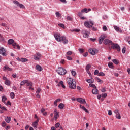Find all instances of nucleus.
Here are the masks:
<instances>
[{
    "instance_id": "nucleus-20",
    "label": "nucleus",
    "mask_w": 130,
    "mask_h": 130,
    "mask_svg": "<svg viewBox=\"0 0 130 130\" xmlns=\"http://www.w3.org/2000/svg\"><path fill=\"white\" fill-rule=\"evenodd\" d=\"M80 108L83 109V110L85 111V112H86V113H89V111H88V109H86V107H85V106H84L82 105H80Z\"/></svg>"
},
{
    "instance_id": "nucleus-54",
    "label": "nucleus",
    "mask_w": 130,
    "mask_h": 130,
    "mask_svg": "<svg viewBox=\"0 0 130 130\" xmlns=\"http://www.w3.org/2000/svg\"><path fill=\"white\" fill-rule=\"evenodd\" d=\"M66 57L68 59V60H72L73 59L72 57L70 56H67Z\"/></svg>"
},
{
    "instance_id": "nucleus-64",
    "label": "nucleus",
    "mask_w": 130,
    "mask_h": 130,
    "mask_svg": "<svg viewBox=\"0 0 130 130\" xmlns=\"http://www.w3.org/2000/svg\"><path fill=\"white\" fill-rule=\"evenodd\" d=\"M86 82H87V83H89V84H91V80H90V79L86 80Z\"/></svg>"
},
{
    "instance_id": "nucleus-30",
    "label": "nucleus",
    "mask_w": 130,
    "mask_h": 130,
    "mask_svg": "<svg viewBox=\"0 0 130 130\" xmlns=\"http://www.w3.org/2000/svg\"><path fill=\"white\" fill-rule=\"evenodd\" d=\"M55 15H56V16L57 17V18L61 17V14L60 13H59L58 12H56Z\"/></svg>"
},
{
    "instance_id": "nucleus-53",
    "label": "nucleus",
    "mask_w": 130,
    "mask_h": 130,
    "mask_svg": "<svg viewBox=\"0 0 130 130\" xmlns=\"http://www.w3.org/2000/svg\"><path fill=\"white\" fill-rule=\"evenodd\" d=\"M103 31H107V27H106V26H104L103 27Z\"/></svg>"
},
{
    "instance_id": "nucleus-48",
    "label": "nucleus",
    "mask_w": 130,
    "mask_h": 130,
    "mask_svg": "<svg viewBox=\"0 0 130 130\" xmlns=\"http://www.w3.org/2000/svg\"><path fill=\"white\" fill-rule=\"evenodd\" d=\"M83 13L82 12V10L81 11V12H78V15L79 17H82L83 16V13Z\"/></svg>"
},
{
    "instance_id": "nucleus-52",
    "label": "nucleus",
    "mask_w": 130,
    "mask_h": 130,
    "mask_svg": "<svg viewBox=\"0 0 130 130\" xmlns=\"http://www.w3.org/2000/svg\"><path fill=\"white\" fill-rule=\"evenodd\" d=\"M58 26L61 27V28H64V25H63V24L59 23Z\"/></svg>"
},
{
    "instance_id": "nucleus-14",
    "label": "nucleus",
    "mask_w": 130,
    "mask_h": 130,
    "mask_svg": "<svg viewBox=\"0 0 130 130\" xmlns=\"http://www.w3.org/2000/svg\"><path fill=\"white\" fill-rule=\"evenodd\" d=\"M104 39H105V36L101 35V36L99 38V44H102V42H103V40H104Z\"/></svg>"
},
{
    "instance_id": "nucleus-31",
    "label": "nucleus",
    "mask_w": 130,
    "mask_h": 130,
    "mask_svg": "<svg viewBox=\"0 0 130 130\" xmlns=\"http://www.w3.org/2000/svg\"><path fill=\"white\" fill-rule=\"evenodd\" d=\"M86 71H90V69H91V66L89 64H88L86 66Z\"/></svg>"
},
{
    "instance_id": "nucleus-49",
    "label": "nucleus",
    "mask_w": 130,
    "mask_h": 130,
    "mask_svg": "<svg viewBox=\"0 0 130 130\" xmlns=\"http://www.w3.org/2000/svg\"><path fill=\"white\" fill-rule=\"evenodd\" d=\"M6 125H7V123H6V122L5 121H3L2 123V126L3 127H5V126H6Z\"/></svg>"
},
{
    "instance_id": "nucleus-63",
    "label": "nucleus",
    "mask_w": 130,
    "mask_h": 130,
    "mask_svg": "<svg viewBox=\"0 0 130 130\" xmlns=\"http://www.w3.org/2000/svg\"><path fill=\"white\" fill-rule=\"evenodd\" d=\"M94 79L91 78V79H90V83H91V84L94 83Z\"/></svg>"
},
{
    "instance_id": "nucleus-34",
    "label": "nucleus",
    "mask_w": 130,
    "mask_h": 130,
    "mask_svg": "<svg viewBox=\"0 0 130 130\" xmlns=\"http://www.w3.org/2000/svg\"><path fill=\"white\" fill-rule=\"evenodd\" d=\"M10 95L11 99H14V98H15V94L14 92H11Z\"/></svg>"
},
{
    "instance_id": "nucleus-26",
    "label": "nucleus",
    "mask_w": 130,
    "mask_h": 130,
    "mask_svg": "<svg viewBox=\"0 0 130 130\" xmlns=\"http://www.w3.org/2000/svg\"><path fill=\"white\" fill-rule=\"evenodd\" d=\"M60 108V109H63L64 108V104L62 103H60L58 106Z\"/></svg>"
},
{
    "instance_id": "nucleus-27",
    "label": "nucleus",
    "mask_w": 130,
    "mask_h": 130,
    "mask_svg": "<svg viewBox=\"0 0 130 130\" xmlns=\"http://www.w3.org/2000/svg\"><path fill=\"white\" fill-rule=\"evenodd\" d=\"M5 84L6 85V86H10L11 85V82L7 79V80L5 81Z\"/></svg>"
},
{
    "instance_id": "nucleus-37",
    "label": "nucleus",
    "mask_w": 130,
    "mask_h": 130,
    "mask_svg": "<svg viewBox=\"0 0 130 130\" xmlns=\"http://www.w3.org/2000/svg\"><path fill=\"white\" fill-rule=\"evenodd\" d=\"M89 87H91V88H97V87L96 86V85H95V84H89Z\"/></svg>"
},
{
    "instance_id": "nucleus-61",
    "label": "nucleus",
    "mask_w": 130,
    "mask_h": 130,
    "mask_svg": "<svg viewBox=\"0 0 130 130\" xmlns=\"http://www.w3.org/2000/svg\"><path fill=\"white\" fill-rule=\"evenodd\" d=\"M54 106H57V102L55 100L54 102Z\"/></svg>"
},
{
    "instance_id": "nucleus-19",
    "label": "nucleus",
    "mask_w": 130,
    "mask_h": 130,
    "mask_svg": "<svg viewBox=\"0 0 130 130\" xmlns=\"http://www.w3.org/2000/svg\"><path fill=\"white\" fill-rule=\"evenodd\" d=\"M114 28L115 30L117 32H119V33H121L122 32V30L120 29V28H119V27L114 26Z\"/></svg>"
},
{
    "instance_id": "nucleus-35",
    "label": "nucleus",
    "mask_w": 130,
    "mask_h": 130,
    "mask_svg": "<svg viewBox=\"0 0 130 130\" xmlns=\"http://www.w3.org/2000/svg\"><path fill=\"white\" fill-rule=\"evenodd\" d=\"M113 62L115 63V64H118L119 62H118V60H117L116 59H114L112 60Z\"/></svg>"
},
{
    "instance_id": "nucleus-3",
    "label": "nucleus",
    "mask_w": 130,
    "mask_h": 130,
    "mask_svg": "<svg viewBox=\"0 0 130 130\" xmlns=\"http://www.w3.org/2000/svg\"><path fill=\"white\" fill-rule=\"evenodd\" d=\"M57 73L61 76H64L67 74V70L62 67H58L57 69Z\"/></svg>"
},
{
    "instance_id": "nucleus-60",
    "label": "nucleus",
    "mask_w": 130,
    "mask_h": 130,
    "mask_svg": "<svg viewBox=\"0 0 130 130\" xmlns=\"http://www.w3.org/2000/svg\"><path fill=\"white\" fill-rule=\"evenodd\" d=\"M60 2L63 3V4H67V1L66 0H60Z\"/></svg>"
},
{
    "instance_id": "nucleus-23",
    "label": "nucleus",
    "mask_w": 130,
    "mask_h": 130,
    "mask_svg": "<svg viewBox=\"0 0 130 130\" xmlns=\"http://www.w3.org/2000/svg\"><path fill=\"white\" fill-rule=\"evenodd\" d=\"M14 42H15V41H14V40L12 39H10L9 40H8V44H9V45H11L13 44Z\"/></svg>"
},
{
    "instance_id": "nucleus-36",
    "label": "nucleus",
    "mask_w": 130,
    "mask_h": 130,
    "mask_svg": "<svg viewBox=\"0 0 130 130\" xmlns=\"http://www.w3.org/2000/svg\"><path fill=\"white\" fill-rule=\"evenodd\" d=\"M40 92H41V89H40V88L39 87L37 89L36 93V94H40Z\"/></svg>"
},
{
    "instance_id": "nucleus-6",
    "label": "nucleus",
    "mask_w": 130,
    "mask_h": 130,
    "mask_svg": "<svg viewBox=\"0 0 130 130\" xmlns=\"http://www.w3.org/2000/svg\"><path fill=\"white\" fill-rule=\"evenodd\" d=\"M13 4H14V5H16L17 7H19L20 9H25V6L22 4H20V3L16 0L13 1Z\"/></svg>"
},
{
    "instance_id": "nucleus-32",
    "label": "nucleus",
    "mask_w": 130,
    "mask_h": 130,
    "mask_svg": "<svg viewBox=\"0 0 130 130\" xmlns=\"http://www.w3.org/2000/svg\"><path fill=\"white\" fill-rule=\"evenodd\" d=\"M81 13H88V9L87 8H84L83 9L81 10Z\"/></svg>"
},
{
    "instance_id": "nucleus-15",
    "label": "nucleus",
    "mask_w": 130,
    "mask_h": 130,
    "mask_svg": "<svg viewBox=\"0 0 130 130\" xmlns=\"http://www.w3.org/2000/svg\"><path fill=\"white\" fill-rule=\"evenodd\" d=\"M38 122H39V119L36 120L32 123V126L34 128H37V126L38 125Z\"/></svg>"
},
{
    "instance_id": "nucleus-33",
    "label": "nucleus",
    "mask_w": 130,
    "mask_h": 130,
    "mask_svg": "<svg viewBox=\"0 0 130 130\" xmlns=\"http://www.w3.org/2000/svg\"><path fill=\"white\" fill-rule=\"evenodd\" d=\"M98 76H99L100 77H104V76H105V74L103 72H100Z\"/></svg>"
},
{
    "instance_id": "nucleus-18",
    "label": "nucleus",
    "mask_w": 130,
    "mask_h": 130,
    "mask_svg": "<svg viewBox=\"0 0 130 130\" xmlns=\"http://www.w3.org/2000/svg\"><path fill=\"white\" fill-rule=\"evenodd\" d=\"M58 87H60V86H61L63 89H66V86L64 84H63V81H60V82L58 84Z\"/></svg>"
},
{
    "instance_id": "nucleus-10",
    "label": "nucleus",
    "mask_w": 130,
    "mask_h": 130,
    "mask_svg": "<svg viewBox=\"0 0 130 130\" xmlns=\"http://www.w3.org/2000/svg\"><path fill=\"white\" fill-rule=\"evenodd\" d=\"M88 52L92 55H95L98 52V50L96 49H89Z\"/></svg>"
},
{
    "instance_id": "nucleus-47",
    "label": "nucleus",
    "mask_w": 130,
    "mask_h": 130,
    "mask_svg": "<svg viewBox=\"0 0 130 130\" xmlns=\"http://www.w3.org/2000/svg\"><path fill=\"white\" fill-rule=\"evenodd\" d=\"M102 97L105 98V97H107V94L106 93H103L102 94Z\"/></svg>"
},
{
    "instance_id": "nucleus-57",
    "label": "nucleus",
    "mask_w": 130,
    "mask_h": 130,
    "mask_svg": "<svg viewBox=\"0 0 130 130\" xmlns=\"http://www.w3.org/2000/svg\"><path fill=\"white\" fill-rule=\"evenodd\" d=\"M83 55L84 57H87V56H88V52H85Z\"/></svg>"
},
{
    "instance_id": "nucleus-59",
    "label": "nucleus",
    "mask_w": 130,
    "mask_h": 130,
    "mask_svg": "<svg viewBox=\"0 0 130 130\" xmlns=\"http://www.w3.org/2000/svg\"><path fill=\"white\" fill-rule=\"evenodd\" d=\"M44 111H45V109H44L43 108H42L41 110V113H43V112H44Z\"/></svg>"
},
{
    "instance_id": "nucleus-62",
    "label": "nucleus",
    "mask_w": 130,
    "mask_h": 130,
    "mask_svg": "<svg viewBox=\"0 0 130 130\" xmlns=\"http://www.w3.org/2000/svg\"><path fill=\"white\" fill-rule=\"evenodd\" d=\"M16 48H17V49H20V48H21V47H20V46L17 44V45L16 46Z\"/></svg>"
},
{
    "instance_id": "nucleus-38",
    "label": "nucleus",
    "mask_w": 130,
    "mask_h": 130,
    "mask_svg": "<svg viewBox=\"0 0 130 130\" xmlns=\"http://www.w3.org/2000/svg\"><path fill=\"white\" fill-rule=\"evenodd\" d=\"M7 99V98H6V96H2V101L4 103H5V101Z\"/></svg>"
},
{
    "instance_id": "nucleus-7",
    "label": "nucleus",
    "mask_w": 130,
    "mask_h": 130,
    "mask_svg": "<svg viewBox=\"0 0 130 130\" xmlns=\"http://www.w3.org/2000/svg\"><path fill=\"white\" fill-rule=\"evenodd\" d=\"M114 112L115 114V117L117 119H121V116H120V114L119 113V110L118 109L115 110Z\"/></svg>"
},
{
    "instance_id": "nucleus-13",
    "label": "nucleus",
    "mask_w": 130,
    "mask_h": 130,
    "mask_svg": "<svg viewBox=\"0 0 130 130\" xmlns=\"http://www.w3.org/2000/svg\"><path fill=\"white\" fill-rule=\"evenodd\" d=\"M77 101L78 102H79L81 104H84V103H86V101L85 99H83L81 98H78L76 99Z\"/></svg>"
},
{
    "instance_id": "nucleus-1",
    "label": "nucleus",
    "mask_w": 130,
    "mask_h": 130,
    "mask_svg": "<svg viewBox=\"0 0 130 130\" xmlns=\"http://www.w3.org/2000/svg\"><path fill=\"white\" fill-rule=\"evenodd\" d=\"M54 37L55 39H56V41H58V42H60V41H63V44H68V43L69 41L66 38V37L64 36H60V34H54Z\"/></svg>"
},
{
    "instance_id": "nucleus-28",
    "label": "nucleus",
    "mask_w": 130,
    "mask_h": 130,
    "mask_svg": "<svg viewBox=\"0 0 130 130\" xmlns=\"http://www.w3.org/2000/svg\"><path fill=\"white\" fill-rule=\"evenodd\" d=\"M20 61H21V62H27V61H28V59L21 58L20 59Z\"/></svg>"
},
{
    "instance_id": "nucleus-21",
    "label": "nucleus",
    "mask_w": 130,
    "mask_h": 130,
    "mask_svg": "<svg viewBox=\"0 0 130 130\" xmlns=\"http://www.w3.org/2000/svg\"><path fill=\"white\" fill-rule=\"evenodd\" d=\"M36 69L37 71H38V72H41V71H42V67H41L40 65H38V64L36 65Z\"/></svg>"
},
{
    "instance_id": "nucleus-40",
    "label": "nucleus",
    "mask_w": 130,
    "mask_h": 130,
    "mask_svg": "<svg viewBox=\"0 0 130 130\" xmlns=\"http://www.w3.org/2000/svg\"><path fill=\"white\" fill-rule=\"evenodd\" d=\"M71 32H80V29H72L71 30Z\"/></svg>"
},
{
    "instance_id": "nucleus-11",
    "label": "nucleus",
    "mask_w": 130,
    "mask_h": 130,
    "mask_svg": "<svg viewBox=\"0 0 130 130\" xmlns=\"http://www.w3.org/2000/svg\"><path fill=\"white\" fill-rule=\"evenodd\" d=\"M88 31H87V30L86 29H83L82 30V34H83V37H84V38H88V37H89V34Z\"/></svg>"
},
{
    "instance_id": "nucleus-41",
    "label": "nucleus",
    "mask_w": 130,
    "mask_h": 130,
    "mask_svg": "<svg viewBox=\"0 0 130 130\" xmlns=\"http://www.w3.org/2000/svg\"><path fill=\"white\" fill-rule=\"evenodd\" d=\"M96 79L98 83H103V81L102 80H101V79H100V78H99L98 77H96Z\"/></svg>"
},
{
    "instance_id": "nucleus-45",
    "label": "nucleus",
    "mask_w": 130,
    "mask_h": 130,
    "mask_svg": "<svg viewBox=\"0 0 130 130\" xmlns=\"http://www.w3.org/2000/svg\"><path fill=\"white\" fill-rule=\"evenodd\" d=\"M125 51H126V48L124 47L122 50V53L124 54V53H125Z\"/></svg>"
},
{
    "instance_id": "nucleus-42",
    "label": "nucleus",
    "mask_w": 130,
    "mask_h": 130,
    "mask_svg": "<svg viewBox=\"0 0 130 130\" xmlns=\"http://www.w3.org/2000/svg\"><path fill=\"white\" fill-rule=\"evenodd\" d=\"M27 86H28L29 87H32V86H33V83H32V82H27Z\"/></svg>"
},
{
    "instance_id": "nucleus-39",
    "label": "nucleus",
    "mask_w": 130,
    "mask_h": 130,
    "mask_svg": "<svg viewBox=\"0 0 130 130\" xmlns=\"http://www.w3.org/2000/svg\"><path fill=\"white\" fill-rule=\"evenodd\" d=\"M78 50L80 53H84L85 52V50L83 49H79Z\"/></svg>"
},
{
    "instance_id": "nucleus-16",
    "label": "nucleus",
    "mask_w": 130,
    "mask_h": 130,
    "mask_svg": "<svg viewBox=\"0 0 130 130\" xmlns=\"http://www.w3.org/2000/svg\"><path fill=\"white\" fill-rule=\"evenodd\" d=\"M59 113L58 112H57V110L55 109L54 110V118H55V119H57V118H58V117H59Z\"/></svg>"
},
{
    "instance_id": "nucleus-29",
    "label": "nucleus",
    "mask_w": 130,
    "mask_h": 130,
    "mask_svg": "<svg viewBox=\"0 0 130 130\" xmlns=\"http://www.w3.org/2000/svg\"><path fill=\"white\" fill-rule=\"evenodd\" d=\"M108 67H109V68H110L111 69H114V66H113V63L112 62L109 63Z\"/></svg>"
},
{
    "instance_id": "nucleus-46",
    "label": "nucleus",
    "mask_w": 130,
    "mask_h": 130,
    "mask_svg": "<svg viewBox=\"0 0 130 130\" xmlns=\"http://www.w3.org/2000/svg\"><path fill=\"white\" fill-rule=\"evenodd\" d=\"M67 55H72V54H73V52L69 51L67 52Z\"/></svg>"
},
{
    "instance_id": "nucleus-43",
    "label": "nucleus",
    "mask_w": 130,
    "mask_h": 130,
    "mask_svg": "<svg viewBox=\"0 0 130 130\" xmlns=\"http://www.w3.org/2000/svg\"><path fill=\"white\" fill-rule=\"evenodd\" d=\"M59 125H60V123H59V122H58L55 125V127H56V128H58V127H59Z\"/></svg>"
},
{
    "instance_id": "nucleus-51",
    "label": "nucleus",
    "mask_w": 130,
    "mask_h": 130,
    "mask_svg": "<svg viewBox=\"0 0 130 130\" xmlns=\"http://www.w3.org/2000/svg\"><path fill=\"white\" fill-rule=\"evenodd\" d=\"M71 74H72V76H76V71H72Z\"/></svg>"
},
{
    "instance_id": "nucleus-24",
    "label": "nucleus",
    "mask_w": 130,
    "mask_h": 130,
    "mask_svg": "<svg viewBox=\"0 0 130 130\" xmlns=\"http://www.w3.org/2000/svg\"><path fill=\"white\" fill-rule=\"evenodd\" d=\"M11 120H12V118L10 117H7L5 118V121H6L7 123H10Z\"/></svg>"
},
{
    "instance_id": "nucleus-17",
    "label": "nucleus",
    "mask_w": 130,
    "mask_h": 130,
    "mask_svg": "<svg viewBox=\"0 0 130 130\" xmlns=\"http://www.w3.org/2000/svg\"><path fill=\"white\" fill-rule=\"evenodd\" d=\"M6 70H7L8 72H12V68H10L8 65H5L3 68V71H6Z\"/></svg>"
},
{
    "instance_id": "nucleus-5",
    "label": "nucleus",
    "mask_w": 130,
    "mask_h": 130,
    "mask_svg": "<svg viewBox=\"0 0 130 130\" xmlns=\"http://www.w3.org/2000/svg\"><path fill=\"white\" fill-rule=\"evenodd\" d=\"M111 47L112 49H116L117 51H120V46L118 44L112 43Z\"/></svg>"
},
{
    "instance_id": "nucleus-25",
    "label": "nucleus",
    "mask_w": 130,
    "mask_h": 130,
    "mask_svg": "<svg viewBox=\"0 0 130 130\" xmlns=\"http://www.w3.org/2000/svg\"><path fill=\"white\" fill-rule=\"evenodd\" d=\"M92 93L94 95L98 94V90L97 89V88H94L92 89Z\"/></svg>"
},
{
    "instance_id": "nucleus-2",
    "label": "nucleus",
    "mask_w": 130,
    "mask_h": 130,
    "mask_svg": "<svg viewBox=\"0 0 130 130\" xmlns=\"http://www.w3.org/2000/svg\"><path fill=\"white\" fill-rule=\"evenodd\" d=\"M67 82L70 89H76L77 86H76V80L75 79L69 78L67 79Z\"/></svg>"
},
{
    "instance_id": "nucleus-55",
    "label": "nucleus",
    "mask_w": 130,
    "mask_h": 130,
    "mask_svg": "<svg viewBox=\"0 0 130 130\" xmlns=\"http://www.w3.org/2000/svg\"><path fill=\"white\" fill-rule=\"evenodd\" d=\"M17 44L16 43H13L12 44V46H13L14 48L16 49V46H17Z\"/></svg>"
},
{
    "instance_id": "nucleus-56",
    "label": "nucleus",
    "mask_w": 130,
    "mask_h": 130,
    "mask_svg": "<svg viewBox=\"0 0 130 130\" xmlns=\"http://www.w3.org/2000/svg\"><path fill=\"white\" fill-rule=\"evenodd\" d=\"M68 21H72V17H70V16H68L67 18Z\"/></svg>"
},
{
    "instance_id": "nucleus-58",
    "label": "nucleus",
    "mask_w": 130,
    "mask_h": 130,
    "mask_svg": "<svg viewBox=\"0 0 130 130\" xmlns=\"http://www.w3.org/2000/svg\"><path fill=\"white\" fill-rule=\"evenodd\" d=\"M108 115H112V112L111 111V110L108 111Z\"/></svg>"
},
{
    "instance_id": "nucleus-44",
    "label": "nucleus",
    "mask_w": 130,
    "mask_h": 130,
    "mask_svg": "<svg viewBox=\"0 0 130 130\" xmlns=\"http://www.w3.org/2000/svg\"><path fill=\"white\" fill-rule=\"evenodd\" d=\"M99 71H98V70H95L94 72V75H99Z\"/></svg>"
},
{
    "instance_id": "nucleus-9",
    "label": "nucleus",
    "mask_w": 130,
    "mask_h": 130,
    "mask_svg": "<svg viewBox=\"0 0 130 130\" xmlns=\"http://www.w3.org/2000/svg\"><path fill=\"white\" fill-rule=\"evenodd\" d=\"M7 51L4 48V47H0V54H2L3 56H7Z\"/></svg>"
},
{
    "instance_id": "nucleus-4",
    "label": "nucleus",
    "mask_w": 130,
    "mask_h": 130,
    "mask_svg": "<svg viewBox=\"0 0 130 130\" xmlns=\"http://www.w3.org/2000/svg\"><path fill=\"white\" fill-rule=\"evenodd\" d=\"M84 26L86 27V28H92L93 26H94V22L92 21H85L84 22Z\"/></svg>"
},
{
    "instance_id": "nucleus-8",
    "label": "nucleus",
    "mask_w": 130,
    "mask_h": 130,
    "mask_svg": "<svg viewBox=\"0 0 130 130\" xmlns=\"http://www.w3.org/2000/svg\"><path fill=\"white\" fill-rule=\"evenodd\" d=\"M103 43L104 44H105V45H109L110 46V45H112V41L111 40H110L109 39H105L104 42H103Z\"/></svg>"
},
{
    "instance_id": "nucleus-22",
    "label": "nucleus",
    "mask_w": 130,
    "mask_h": 130,
    "mask_svg": "<svg viewBox=\"0 0 130 130\" xmlns=\"http://www.w3.org/2000/svg\"><path fill=\"white\" fill-rule=\"evenodd\" d=\"M28 83V80H25L21 82L20 83V88H22V86H24L25 84Z\"/></svg>"
},
{
    "instance_id": "nucleus-12",
    "label": "nucleus",
    "mask_w": 130,
    "mask_h": 130,
    "mask_svg": "<svg viewBox=\"0 0 130 130\" xmlns=\"http://www.w3.org/2000/svg\"><path fill=\"white\" fill-rule=\"evenodd\" d=\"M35 60H39L40 57H41V54L40 53H37L34 56Z\"/></svg>"
},
{
    "instance_id": "nucleus-50",
    "label": "nucleus",
    "mask_w": 130,
    "mask_h": 130,
    "mask_svg": "<svg viewBox=\"0 0 130 130\" xmlns=\"http://www.w3.org/2000/svg\"><path fill=\"white\" fill-rule=\"evenodd\" d=\"M1 109H2V110H4V111H7V108H6V107L4 106L1 107Z\"/></svg>"
}]
</instances>
